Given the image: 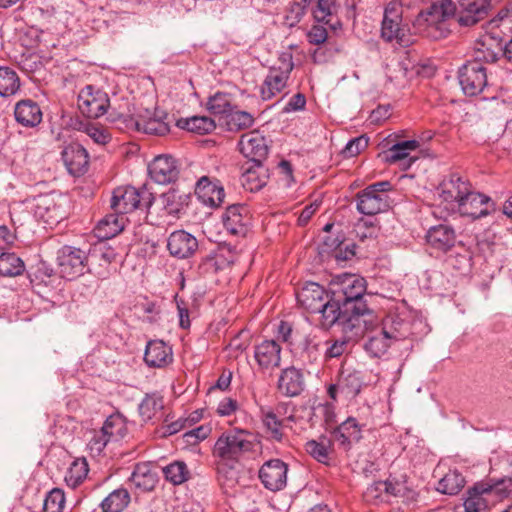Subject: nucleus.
Segmentation results:
<instances>
[{"label":"nucleus","mask_w":512,"mask_h":512,"mask_svg":"<svg viewBox=\"0 0 512 512\" xmlns=\"http://www.w3.org/2000/svg\"><path fill=\"white\" fill-rule=\"evenodd\" d=\"M330 293L334 300L340 302L358 319L372 317V310L368 307L365 293L366 281L356 274L343 273L333 276L330 281Z\"/></svg>","instance_id":"obj_3"},{"label":"nucleus","mask_w":512,"mask_h":512,"mask_svg":"<svg viewBox=\"0 0 512 512\" xmlns=\"http://www.w3.org/2000/svg\"><path fill=\"white\" fill-rule=\"evenodd\" d=\"M312 0H294L287 8L284 17L285 24L289 27L296 26L306 14L308 6Z\"/></svg>","instance_id":"obj_56"},{"label":"nucleus","mask_w":512,"mask_h":512,"mask_svg":"<svg viewBox=\"0 0 512 512\" xmlns=\"http://www.w3.org/2000/svg\"><path fill=\"white\" fill-rule=\"evenodd\" d=\"M381 327L389 332L390 338L395 341L406 339L411 332V324L399 316H386L380 318Z\"/></svg>","instance_id":"obj_46"},{"label":"nucleus","mask_w":512,"mask_h":512,"mask_svg":"<svg viewBox=\"0 0 512 512\" xmlns=\"http://www.w3.org/2000/svg\"><path fill=\"white\" fill-rule=\"evenodd\" d=\"M369 139L365 135L351 139L342 150V154L346 158L359 155L368 146Z\"/></svg>","instance_id":"obj_63"},{"label":"nucleus","mask_w":512,"mask_h":512,"mask_svg":"<svg viewBox=\"0 0 512 512\" xmlns=\"http://www.w3.org/2000/svg\"><path fill=\"white\" fill-rule=\"evenodd\" d=\"M254 434L243 428L225 430L217 438L212 456L215 459L217 480L222 488H233L237 484L236 465L255 451Z\"/></svg>","instance_id":"obj_1"},{"label":"nucleus","mask_w":512,"mask_h":512,"mask_svg":"<svg viewBox=\"0 0 512 512\" xmlns=\"http://www.w3.org/2000/svg\"><path fill=\"white\" fill-rule=\"evenodd\" d=\"M471 184L462 177L451 174L445 177L434 190L438 205L443 208L446 216L453 215L458 203L467 195Z\"/></svg>","instance_id":"obj_12"},{"label":"nucleus","mask_w":512,"mask_h":512,"mask_svg":"<svg viewBox=\"0 0 512 512\" xmlns=\"http://www.w3.org/2000/svg\"><path fill=\"white\" fill-rule=\"evenodd\" d=\"M426 10L418 13V34L437 40L448 31L446 19L456 11L455 0H429Z\"/></svg>","instance_id":"obj_4"},{"label":"nucleus","mask_w":512,"mask_h":512,"mask_svg":"<svg viewBox=\"0 0 512 512\" xmlns=\"http://www.w3.org/2000/svg\"><path fill=\"white\" fill-rule=\"evenodd\" d=\"M164 408V397L159 392L148 393L139 404V414L147 422Z\"/></svg>","instance_id":"obj_48"},{"label":"nucleus","mask_w":512,"mask_h":512,"mask_svg":"<svg viewBox=\"0 0 512 512\" xmlns=\"http://www.w3.org/2000/svg\"><path fill=\"white\" fill-rule=\"evenodd\" d=\"M89 256L104 264H111L116 260L117 253L114 248L108 246L105 242L96 244L91 250L88 251Z\"/></svg>","instance_id":"obj_59"},{"label":"nucleus","mask_w":512,"mask_h":512,"mask_svg":"<svg viewBox=\"0 0 512 512\" xmlns=\"http://www.w3.org/2000/svg\"><path fill=\"white\" fill-rule=\"evenodd\" d=\"M253 359L259 373L271 375L281 365L282 346L274 339H264L255 343Z\"/></svg>","instance_id":"obj_16"},{"label":"nucleus","mask_w":512,"mask_h":512,"mask_svg":"<svg viewBox=\"0 0 512 512\" xmlns=\"http://www.w3.org/2000/svg\"><path fill=\"white\" fill-rule=\"evenodd\" d=\"M352 341H356V337L352 332H343L341 337L327 340L325 342L326 349L323 351L322 357L326 362L341 357L348 351Z\"/></svg>","instance_id":"obj_45"},{"label":"nucleus","mask_w":512,"mask_h":512,"mask_svg":"<svg viewBox=\"0 0 512 512\" xmlns=\"http://www.w3.org/2000/svg\"><path fill=\"white\" fill-rule=\"evenodd\" d=\"M393 186L389 181H380L368 185L356 194V209L366 216L385 213L391 208L392 200L388 192Z\"/></svg>","instance_id":"obj_7"},{"label":"nucleus","mask_w":512,"mask_h":512,"mask_svg":"<svg viewBox=\"0 0 512 512\" xmlns=\"http://www.w3.org/2000/svg\"><path fill=\"white\" fill-rule=\"evenodd\" d=\"M416 5V0H393L387 3L383 11L380 38L386 43L396 41L403 48L414 43L412 34L407 28L408 23L415 25L408 11Z\"/></svg>","instance_id":"obj_2"},{"label":"nucleus","mask_w":512,"mask_h":512,"mask_svg":"<svg viewBox=\"0 0 512 512\" xmlns=\"http://www.w3.org/2000/svg\"><path fill=\"white\" fill-rule=\"evenodd\" d=\"M507 494V490L502 489L500 484L476 483L467 491L464 500L465 512H482L498 499L506 497Z\"/></svg>","instance_id":"obj_14"},{"label":"nucleus","mask_w":512,"mask_h":512,"mask_svg":"<svg viewBox=\"0 0 512 512\" xmlns=\"http://www.w3.org/2000/svg\"><path fill=\"white\" fill-rule=\"evenodd\" d=\"M236 106L231 93L216 92L207 99L206 107L211 114L225 118Z\"/></svg>","instance_id":"obj_42"},{"label":"nucleus","mask_w":512,"mask_h":512,"mask_svg":"<svg viewBox=\"0 0 512 512\" xmlns=\"http://www.w3.org/2000/svg\"><path fill=\"white\" fill-rule=\"evenodd\" d=\"M15 121L25 128H36L43 120L40 105L29 98L21 99L14 106Z\"/></svg>","instance_id":"obj_30"},{"label":"nucleus","mask_w":512,"mask_h":512,"mask_svg":"<svg viewBox=\"0 0 512 512\" xmlns=\"http://www.w3.org/2000/svg\"><path fill=\"white\" fill-rule=\"evenodd\" d=\"M456 231L454 227L447 223H439L429 227L425 234L427 245L441 253L451 250L456 243Z\"/></svg>","instance_id":"obj_24"},{"label":"nucleus","mask_w":512,"mask_h":512,"mask_svg":"<svg viewBox=\"0 0 512 512\" xmlns=\"http://www.w3.org/2000/svg\"><path fill=\"white\" fill-rule=\"evenodd\" d=\"M167 249L171 256L178 259H187L197 251L198 241L187 231L176 230L167 239Z\"/></svg>","instance_id":"obj_27"},{"label":"nucleus","mask_w":512,"mask_h":512,"mask_svg":"<svg viewBox=\"0 0 512 512\" xmlns=\"http://www.w3.org/2000/svg\"><path fill=\"white\" fill-rule=\"evenodd\" d=\"M64 506V491L60 488H53L46 494L43 503V512H63Z\"/></svg>","instance_id":"obj_57"},{"label":"nucleus","mask_w":512,"mask_h":512,"mask_svg":"<svg viewBox=\"0 0 512 512\" xmlns=\"http://www.w3.org/2000/svg\"><path fill=\"white\" fill-rule=\"evenodd\" d=\"M492 211H494V202L491 198L474 191L470 186L467 195H464L463 200L458 203L453 215L459 214L472 219H479L489 215Z\"/></svg>","instance_id":"obj_19"},{"label":"nucleus","mask_w":512,"mask_h":512,"mask_svg":"<svg viewBox=\"0 0 512 512\" xmlns=\"http://www.w3.org/2000/svg\"><path fill=\"white\" fill-rule=\"evenodd\" d=\"M126 217L118 212L105 215L95 226L93 232L100 240H108L124 230Z\"/></svg>","instance_id":"obj_35"},{"label":"nucleus","mask_w":512,"mask_h":512,"mask_svg":"<svg viewBox=\"0 0 512 512\" xmlns=\"http://www.w3.org/2000/svg\"><path fill=\"white\" fill-rule=\"evenodd\" d=\"M502 53L503 49L498 44L493 43L491 39H489V43L480 41L475 45L472 61H477L482 65L483 63H493L497 61Z\"/></svg>","instance_id":"obj_50"},{"label":"nucleus","mask_w":512,"mask_h":512,"mask_svg":"<svg viewBox=\"0 0 512 512\" xmlns=\"http://www.w3.org/2000/svg\"><path fill=\"white\" fill-rule=\"evenodd\" d=\"M137 307L147 315L145 321L148 323L154 324L160 319L161 309L157 302L151 301L145 297L142 302H138Z\"/></svg>","instance_id":"obj_64"},{"label":"nucleus","mask_w":512,"mask_h":512,"mask_svg":"<svg viewBox=\"0 0 512 512\" xmlns=\"http://www.w3.org/2000/svg\"><path fill=\"white\" fill-rule=\"evenodd\" d=\"M289 466L279 458L265 461L260 467L258 477L263 486L272 491H280L286 487Z\"/></svg>","instance_id":"obj_20"},{"label":"nucleus","mask_w":512,"mask_h":512,"mask_svg":"<svg viewBox=\"0 0 512 512\" xmlns=\"http://www.w3.org/2000/svg\"><path fill=\"white\" fill-rule=\"evenodd\" d=\"M338 381L340 393L346 398H355L364 386L363 373L358 370H342Z\"/></svg>","instance_id":"obj_37"},{"label":"nucleus","mask_w":512,"mask_h":512,"mask_svg":"<svg viewBox=\"0 0 512 512\" xmlns=\"http://www.w3.org/2000/svg\"><path fill=\"white\" fill-rule=\"evenodd\" d=\"M359 322L360 333L352 332L356 341L360 337L364 338L363 349L369 357H383L391 347L393 340L385 327H381L380 317L373 311L372 317L359 318Z\"/></svg>","instance_id":"obj_5"},{"label":"nucleus","mask_w":512,"mask_h":512,"mask_svg":"<svg viewBox=\"0 0 512 512\" xmlns=\"http://www.w3.org/2000/svg\"><path fill=\"white\" fill-rule=\"evenodd\" d=\"M305 377L303 370L290 365L280 370L277 378V392L287 398L298 397L305 390Z\"/></svg>","instance_id":"obj_22"},{"label":"nucleus","mask_w":512,"mask_h":512,"mask_svg":"<svg viewBox=\"0 0 512 512\" xmlns=\"http://www.w3.org/2000/svg\"><path fill=\"white\" fill-rule=\"evenodd\" d=\"M131 496L124 487H119L110 492L100 503L102 512H123L129 505Z\"/></svg>","instance_id":"obj_40"},{"label":"nucleus","mask_w":512,"mask_h":512,"mask_svg":"<svg viewBox=\"0 0 512 512\" xmlns=\"http://www.w3.org/2000/svg\"><path fill=\"white\" fill-rule=\"evenodd\" d=\"M88 473L89 465L86 458H76L68 467L64 481L68 487L76 489L86 480Z\"/></svg>","instance_id":"obj_44"},{"label":"nucleus","mask_w":512,"mask_h":512,"mask_svg":"<svg viewBox=\"0 0 512 512\" xmlns=\"http://www.w3.org/2000/svg\"><path fill=\"white\" fill-rule=\"evenodd\" d=\"M224 121L228 131L239 132L251 128L255 123V117L250 112L240 110L236 105Z\"/></svg>","instance_id":"obj_43"},{"label":"nucleus","mask_w":512,"mask_h":512,"mask_svg":"<svg viewBox=\"0 0 512 512\" xmlns=\"http://www.w3.org/2000/svg\"><path fill=\"white\" fill-rule=\"evenodd\" d=\"M464 476L457 470H449L439 481L436 490L446 495H457L465 486Z\"/></svg>","instance_id":"obj_47"},{"label":"nucleus","mask_w":512,"mask_h":512,"mask_svg":"<svg viewBox=\"0 0 512 512\" xmlns=\"http://www.w3.org/2000/svg\"><path fill=\"white\" fill-rule=\"evenodd\" d=\"M195 194L210 207H219L224 202L225 191L218 179L202 176L196 183Z\"/></svg>","instance_id":"obj_28"},{"label":"nucleus","mask_w":512,"mask_h":512,"mask_svg":"<svg viewBox=\"0 0 512 512\" xmlns=\"http://www.w3.org/2000/svg\"><path fill=\"white\" fill-rule=\"evenodd\" d=\"M363 426L356 418L348 417L334 429L333 437L343 449L349 450L353 443L359 442L362 438Z\"/></svg>","instance_id":"obj_33"},{"label":"nucleus","mask_w":512,"mask_h":512,"mask_svg":"<svg viewBox=\"0 0 512 512\" xmlns=\"http://www.w3.org/2000/svg\"><path fill=\"white\" fill-rule=\"evenodd\" d=\"M279 65L272 66L260 86V97L269 101L280 94L287 86L291 72L294 68L291 53H283L278 59Z\"/></svg>","instance_id":"obj_11"},{"label":"nucleus","mask_w":512,"mask_h":512,"mask_svg":"<svg viewBox=\"0 0 512 512\" xmlns=\"http://www.w3.org/2000/svg\"><path fill=\"white\" fill-rule=\"evenodd\" d=\"M386 482L376 481L369 485L363 492V499L370 504H378L386 502L384 490H386Z\"/></svg>","instance_id":"obj_60"},{"label":"nucleus","mask_w":512,"mask_h":512,"mask_svg":"<svg viewBox=\"0 0 512 512\" xmlns=\"http://www.w3.org/2000/svg\"><path fill=\"white\" fill-rule=\"evenodd\" d=\"M298 304L307 312L316 313L330 297L323 286L316 282H306L296 293Z\"/></svg>","instance_id":"obj_26"},{"label":"nucleus","mask_w":512,"mask_h":512,"mask_svg":"<svg viewBox=\"0 0 512 512\" xmlns=\"http://www.w3.org/2000/svg\"><path fill=\"white\" fill-rule=\"evenodd\" d=\"M148 173L150 178L158 184L173 183L180 173L178 161L171 155H158L149 163Z\"/></svg>","instance_id":"obj_23"},{"label":"nucleus","mask_w":512,"mask_h":512,"mask_svg":"<svg viewBox=\"0 0 512 512\" xmlns=\"http://www.w3.org/2000/svg\"><path fill=\"white\" fill-rule=\"evenodd\" d=\"M260 419L269 439L281 443L285 438L284 421L279 419L276 413L270 408L261 409Z\"/></svg>","instance_id":"obj_39"},{"label":"nucleus","mask_w":512,"mask_h":512,"mask_svg":"<svg viewBox=\"0 0 512 512\" xmlns=\"http://www.w3.org/2000/svg\"><path fill=\"white\" fill-rule=\"evenodd\" d=\"M88 260V251L71 245H64L57 253L61 277L71 281L89 272Z\"/></svg>","instance_id":"obj_13"},{"label":"nucleus","mask_w":512,"mask_h":512,"mask_svg":"<svg viewBox=\"0 0 512 512\" xmlns=\"http://www.w3.org/2000/svg\"><path fill=\"white\" fill-rule=\"evenodd\" d=\"M20 87L21 82L17 72L8 66H0V96H13Z\"/></svg>","instance_id":"obj_49"},{"label":"nucleus","mask_w":512,"mask_h":512,"mask_svg":"<svg viewBox=\"0 0 512 512\" xmlns=\"http://www.w3.org/2000/svg\"><path fill=\"white\" fill-rule=\"evenodd\" d=\"M381 146L383 150L377 158L384 164L406 171L416 160V157L411 156V152L416 150V139L400 141L390 135L382 141Z\"/></svg>","instance_id":"obj_10"},{"label":"nucleus","mask_w":512,"mask_h":512,"mask_svg":"<svg viewBox=\"0 0 512 512\" xmlns=\"http://www.w3.org/2000/svg\"><path fill=\"white\" fill-rule=\"evenodd\" d=\"M338 9L336 0H317L311 9V14L316 23H323L336 31L342 27L338 18Z\"/></svg>","instance_id":"obj_32"},{"label":"nucleus","mask_w":512,"mask_h":512,"mask_svg":"<svg viewBox=\"0 0 512 512\" xmlns=\"http://www.w3.org/2000/svg\"><path fill=\"white\" fill-rule=\"evenodd\" d=\"M246 208L242 205L229 206L223 215V225L227 232L236 236H245L248 231V218L243 215Z\"/></svg>","instance_id":"obj_36"},{"label":"nucleus","mask_w":512,"mask_h":512,"mask_svg":"<svg viewBox=\"0 0 512 512\" xmlns=\"http://www.w3.org/2000/svg\"><path fill=\"white\" fill-rule=\"evenodd\" d=\"M178 128L193 132L199 135L211 133L215 128V121L208 116H192L177 120Z\"/></svg>","instance_id":"obj_41"},{"label":"nucleus","mask_w":512,"mask_h":512,"mask_svg":"<svg viewBox=\"0 0 512 512\" xmlns=\"http://www.w3.org/2000/svg\"><path fill=\"white\" fill-rule=\"evenodd\" d=\"M241 169V184L245 190L257 192L267 184L269 174L263 163L246 162Z\"/></svg>","instance_id":"obj_31"},{"label":"nucleus","mask_w":512,"mask_h":512,"mask_svg":"<svg viewBox=\"0 0 512 512\" xmlns=\"http://www.w3.org/2000/svg\"><path fill=\"white\" fill-rule=\"evenodd\" d=\"M323 343L319 330L310 323H305L296 332L290 351L304 365H316L322 358Z\"/></svg>","instance_id":"obj_6"},{"label":"nucleus","mask_w":512,"mask_h":512,"mask_svg":"<svg viewBox=\"0 0 512 512\" xmlns=\"http://www.w3.org/2000/svg\"><path fill=\"white\" fill-rule=\"evenodd\" d=\"M330 447L331 443L326 439L320 441L309 440L305 444L306 452L316 461L325 465L330 462Z\"/></svg>","instance_id":"obj_54"},{"label":"nucleus","mask_w":512,"mask_h":512,"mask_svg":"<svg viewBox=\"0 0 512 512\" xmlns=\"http://www.w3.org/2000/svg\"><path fill=\"white\" fill-rule=\"evenodd\" d=\"M323 244L329 250L334 251V257L336 258V260H349L355 255L354 246H352L351 248L346 246L344 250L341 248L342 240H340L339 237L331 238L330 236H328L323 240Z\"/></svg>","instance_id":"obj_58"},{"label":"nucleus","mask_w":512,"mask_h":512,"mask_svg":"<svg viewBox=\"0 0 512 512\" xmlns=\"http://www.w3.org/2000/svg\"><path fill=\"white\" fill-rule=\"evenodd\" d=\"M111 441H118L127 434V425L120 414H112L100 429Z\"/></svg>","instance_id":"obj_53"},{"label":"nucleus","mask_w":512,"mask_h":512,"mask_svg":"<svg viewBox=\"0 0 512 512\" xmlns=\"http://www.w3.org/2000/svg\"><path fill=\"white\" fill-rule=\"evenodd\" d=\"M143 360L150 368H165L173 362V350L163 340H149L146 344Z\"/></svg>","instance_id":"obj_29"},{"label":"nucleus","mask_w":512,"mask_h":512,"mask_svg":"<svg viewBox=\"0 0 512 512\" xmlns=\"http://www.w3.org/2000/svg\"><path fill=\"white\" fill-rule=\"evenodd\" d=\"M34 215L48 225H55L66 218V200L50 193L34 198Z\"/></svg>","instance_id":"obj_17"},{"label":"nucleus","mask_w":512,"mask_h":512,"mask_svg":"<svg viewBox=\"0 0 512 512\" xmlns=\"http://www.w3.org/2000/svg\"><path fill=\"white\" fill-rule=\"evenodd\" d=\"M155 198L146 186L135 188L133 186H120L113 190L110 207L122 216L137 209H149Z\"/></svg>","instance_id":"obj_8"},{"label":"nucleus","mask_w":512,"mask_h":512,"mask_svg":"<svg viewBox=\"0 0 512 512\" xmlns=\"http://www.w3.org/2000/svg\"><path fill=\"white\" fill-rule=\"evenodd\" d=\"M301 326L302 324L293 325L288 321L281 320L277 326V338L291 349L296 332L301 329Z\"/></svg>","instance_id":"obj_62"},{"label":"nucleus","mask_w":512,"mask_h":512,"mask_svg":"<svg viewBox=\"0 0 512 512\" xmlns=\"http://www.w3.org/2000/svg\"><path fill=\"white\" fill-rule=\"evenodd\" d=\"M25 270L23 260L15 253L0 254V276L16 277L21 275Z\"/></svg>","instance_id":"obj_52"},{"label":"nucleus","mask_w":512,"mask_h":512,"mask_svg":"<svg viewBox=\"0 0 512 512\" xmlns=\"http://www.w3.org/2000/svg\"><path fill=\"white\" fill-rule=\"evenodd\" d=\"M77 107L85 118L98 119L110 107V98L105 91L89 84L79 91Z\"/></svg>","instance_id":"obj_15"},{"label":"nucleus","mask_w":512,"mask_h":512,"mask_svg":"<svg viewBox=\"0 0 512 512\" xmlns=\"http://www.w3.org/2000/svg\"><path fill=\"white\" fill-rule=\"evenodd\" d=\"M316 313H320L319 328L325 331L337 324L341 327L342 332L356 331V334L360 333L359 319L348 309L345 311V307L334 300L332 295Z\"/></svg>","instance_id":"obj_9"},{"label":"nucleus","mask_w":512,"mask_h":512,"mask_svg":"<svg viewBox=\"0 0 512 512\" xmlns=\"http://www.w3.org/2000/svg\"><path fill=\"white\" fill-rule=\"evenodd\" d=\"M355 232L359 240L364 241L368 238H374L378 232V222L368 220L363 217L355 223Z\"/></svg>","instance_id":"obj_61"},{"label":"nucleus","mask_w":512,"mask_h":512,"mask_svg":"<svg viewBox=\"0 0 512 512\" xmlns=\"http://www.w3.org/2000/svg\"><path fill=\"white\" fill-rule=\"evenodd\" d=\"M135 488L143 492L152 491L157 482V475L148 464H137L129 478Z\"/></svg>","instance_id":"obj_38"},{"label":"nucleus","mask_w":512,"mask_h":512,"mask_svg":"<svg viewBox=\"0 0 512 512\" xmlns=\"http://www.w3.org/2000/svg\"><path fill=\"white\" fill-rule=\"evenodd\" d=\"M238 148L241 154L247 158V162L263 163L269 153L266 138L258 130L242 134Z\"/></svg>","instance_id":"obj_21"},{"label":"nucleus","mask_w":512,"mask_h":512,"mask_svg":"<svg viewBox=\"0 0 512 512\" xmlns=\"http://www.w3.org/2000/svg\"><path fill=\"white\" fill-rule=\"evenodd\" d=\"M233 263L234 256L231 251L226 248H218L201 259L199 270L202 274H216Z\"/></svg>","instance_id":"obj_34"},{"label":"nucleus","mask_w":512,"mask_h":512,"mask_svg":"<svg viewBox=\"0 0 512 512\" xmlns=\"http://www.w3.org/2000/svg\"><path fill=\"white\" fill-rule=\"evenodd\" d=\"M141 132L150 135L164 136L170 131L168 122L160 116L144 117L140 122Z\"/></svg>","instance_id":"obj_55"},{"label":"nucleus","mask_w":512,"mask_h":512,"mask_svg":"<svg viewBox=\"0 0 512 512\" xmlns=\"http://www.w3.org/2000/svg\"><path fill=\"white\" fill-rule=\"evenodd\" d=\"M166 481L173 485H181L191 477L190 470L184 461H173L162 469Z\"/></svg>","instance_id":"obj_51"},{"label":"nucleus","mask_w":512,"mask_h":512,"mask_svg":"<svg viewBox=\"0 0 512 512\" xmlns=\"http://www.w3.org/2000/svg\"><path fill=\"white\" fill-rule=\"evenodd\" d=\"M459 84L467 96H477L487 87L486 69L477 61H468L459 70Z\"/></svg>","instance_id":"obj_18"},{"label":"nucleus","mask_w":512,"mask_h":512,"mask_svg":"<svg viewBox=\"0 0 512 512\" xmlns=\"http://www.w3.org/2000/svg\"><path fill=\"white\" fill-rule=\"evenodd\" d=\"M61 158L68 172L76 177L84 175L89 168V154L79 143H69L61 152Z\"/></svg>","instance_id":"obj_25"}]
</instances>
